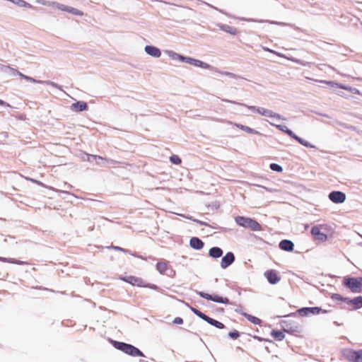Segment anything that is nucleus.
Returning <instances> with one entry per match:
<instances>
[{"mask_svg":"<svg viewBox=\"0 0 362 362\" xmlns=\"http://www.w3.org/2000/svg\"><path fill=\"white\" fill-rule=\"evenodd\" d=\"M235 221L238 226L250 228L252 231H259L262 230L261 225L251 218L238 216L235 218Z\"/></svg>","mask_w":362,"mask_h":362,"instance_id":"nucleus-1","label":"nucleus"},{"mask_svg":"<svg viewBox=\"0 0 362 362\" xmlns=\"http://www.w3.org/2000/svg\"><path fill=\"white\" fill-rule=\"evenodd\" d=\"M115 348L132 356H144L143 353L136 347L124 342L114 341Z\"/></svg>","mask_w":362,"mask_h":362,"instance_id":"nucleus-2","label":"nucleus"},{"mask_svg":"<svg viewBox=\"0 0 362 362\" xmlns=\"http://www.w3.org/2000/svg\"><path fill=\"white\" fill-rule=\"evenodd\" d=\"M270 124L272 126H274L277 129L286 133L287 135L291 136V138L296 140L298 142H299L301 145L309 147V148H314L315 146L312 145L310 142L301 139L300 137L296 135L293 131L289 129L286 126L281 125V124H275L274 123L270 122Z\"/></svg>","mask_w":362,"mask_h":362,"instance_id":"nucleus-3","label":"nucleus"},{"mask_svg":"<svg viewBox=\"0 0 362 362\" xmlns=\"http://www.w3.org/2000/svg\"><path fill=\"white\" fill-rule=\"evenodd\" d=\"M52 4H53L52 6H54L56 8H57L60 11H66V12L71 13L74 16H83V12L78 10V8H74L71 6H66L64 4H60L57 1H53Z\"/></svg>","mask_w":362,"mask_h":362,"instance_id":"nucleus-4","label":"nucleus"},{"mask_svg":"<svg viewBox=\"0 0 362 362\" xmlns=\"http://www.w3.org/2000/svg\"><path fill=\"white\" fill-rule=\"evenodd\" d=\"M197 293L202 298L207 299L209 300L214 301L215 303H223V304L229 303V300L228 298L219 296L218 295L212 296L209 293H204L203 291H199Z\"/></svg>","mask_w":362,"mask_h":362,"instance_id":"nucleus-5","label":"nucleus"},{"mask_svg":"<svg viewBox=\"0 0 362 362\" xmlns=\"http://www.w3.org/2000/svg\"><path fill=\"white\" fill-rule=\"evenodd\" d=\"M344 356L350 362H362V349L358 351L346 350Z\"/></svg>","mask_w":362,"mask_h":362,"instance_id":"nucleus-6","label":"nucleus"},{"mask_svg":"<svg viewBox=\"0 0 362 362\" xmlns=\"http://www.w3.org/2000/svg\"><path fill=\"white\" fill-rule=\"evenodd\" d=\"M344 283L353 293L361 292L362 288L357 278H346L344 279Z\"/></svg>","mask_w":362,"mask_h":362,"instance_id":"nucleus-7","label":"nucleus"},{"mask_svg":"<svg viewBox=\"0 0 362 362\" xmlns=\"http://www.w3.org/2000/svg\"><path fill=\"white\" fill-rule=\"evenodd\" d=\"M184 62L187 63L191 65H193L194 66L201 67V68L205 69H210V70L214 69V68L213 66H211V65H209V64L204 62L201 60L196 59L189 57H185Z\"/></svg>","mask_w":362,"mask_h":362,"instance_id":"nucleus-8","label":"nucleus"},{"mask_svg":"<svg viewBox=\"0 0 362 362\" xmlns=\"http://www.w3.org/2000/svg\"><path fill=\"white\" fill-rule=\"evenodd\" d=\"M329 199L334 204H342L346 200V194L340 191H333L329 194Z\"/></svg>","mask_w":362,"mask_h":362,"instance_id":"nucleus-9","label":"nucleus"},{"mask_svg":"<svg viewBox=\"0 0 362 362\" xmlns=\"http://www.w3.org/2000/svg\"><path fill=\"white\" fill-rule=\"evenodd\" d=\"M125 282H127L133 286H136L139 287L146 286L144 281L139 277H136L134 276H126L120 278Z\"/></svg>","mask_w":362,"mask_h":362,"instance_id":"nucleus-10","label":"nucleus"},{"mask_svg":"<svg viewBox=\"0 0 362 362\" xmlns=\"http://www.w3.org/2000/svg\"><path fill=\"white\" fill-rule=\"evenodd\" d=\"M311 234L313 235L315 240L325 242L327 240V235L320 231L319 226H313L311 229Z\"/></svg>","mask_w":362,"mask_h":362,"instance_id":"nucleus-11","label":"nucleus"},{"mask_svg":"<svg viewBox=\"0 0 362 362\" xmlns=\"http://www.w3.org/2000/svg\"><path fill=\"white\" fill-rule=\"evenodd\" d=\"M344 301L349 305L353 307V309H359L362 308V296H358L354 298H344Z\"/></svg>","mask_w":362,"mask_h":362,"instance_id":"nucleus-12","label":"nucleus"},{"mask_svg":"<svg viewBox=\"0 0 362 362\" xmlns=\"http://www.w3.org/2000/svg\"><path fill=\"white\" fill-rule=\"evenodd\" d=\"M321 308L319 307L303 308L298 310V313L301 316H308L309 315H317L320 313Z\"/></svg>","mask_w":362,"mask_h":362,"instance_id":"nucleus-13","label":"nucleus"},{"mask_svg":"<svg viewBox=\"0 0 362 362\" xmlns=\"http://www.w3.org/2000/svg\"><path fill=\"white\" fill-rule=\"evenodd\" d=\"M235 260V256L233 252H228L221 259V267L223 269H226L229 267Z\"/></svg>","mask_w":362,"mask_h":362,"instance_id":"nucleus-14","label":"nucleus"},{"mask_svg":"<svg viewBox=\"0 0 362 362\" xmlns=\"http://www.w3.org/2000/svg\"><path fill=\"white\" fill-rule=\"evenodd\" d=\"M260 110V112L259 114L262 116L269 117V118H274L276 119H284L279 114L276 113L271 110L261 107V110Z\"/></svg>","mask_w":362,"mask_h":362,"instance_id":"nucleus-15","label":"nucleus"},{"mask_svg":"<svg viewBox=\"0 0 362 362\" xmlns=\"http://www.w3.org/2000/svg\"><path fill=\"white\" fill-rule=\"evenodd\" d=\"M144 50L147 54L155 58H158L161 55V51L160 49L152 45H146Z\"/></svg>","mask_w":362,"mask_h":362,"instance_id":"nucleus-16","label":"nucleus"},{"mask_svg":"<svg viewBox=\"0 0 362 362\" xmlns=\"http://www.w3.org/2000/svg\"><path fill=\"white\" fill-rule=\"evenodd\" d=\"M21 77L23 78H24L25 80L28 81H30V82H32V83H46L47 85H49V86H52L56 88H59V86H58V84H57L56 83L54 82H52V81H40V80H36L30 76H28L26 75H24L23 74V75H21Z\"/></svg>","mask_w":362,"mask_h":362,"instance_id":"nucleus-17","label":"nucleus"},{"mask_svg":"<svg viewBox=\"0 0 362 362\" xmlns=\"http://www.w3.org/2000/svg\"><path fill=\"white\" fill-rule=\"evenodd\" d=\"M265 276L267 279V281L272 284H277L280 281V278L277 276V274L274 270L267 272L265 273Z\"/></svg>","mask_w":362,"mask_h":362,"instance_id":"nucleus-18","label":"nucleus"},{"mask_svg":"<svg viewBox=\"0 0 362 362\" xmlns=\"http://www.w3.org/2000/svg\"><path fill=\"white\" fill-rule=\"evenodd\" d=\"M189 245L194 250H201L204 247V243L197 237H193L189 240Z\"/></svg>","mask_w":362,"mask_h":362,"instance_id":"nucleus-19","label":"nucleus"},{"mask_svg":"<svg viewBox=\"0 0 362 362\" xmlns=\"http://www.w3.org/2000/svg\"><path fill=\"white\" fill-rule=\"evenodd\" d=\"M279 247L282 250L291 252L293 250L294 245L289 240H283L279 243Z\"/></svg>","mask_w":362,"mask_h":362,"instance_id":"nucleus-20","label":"nucleus"},{"mask_svg":"<svg viewBox=\"0 0 362 362\" xmlns=\"http://www.w3.org/2000/svg\"><path fill=\"white\" fill-rule=\"evenodd\" d=\"M165 54L173 61H179L181 62H184L185 56H182L174 51L166 50Z\"/></svg>","mask_w":362,"mask_h":362,"instance_id":"nucleus-21","label":"nucleus"},{"mask_svg":"<svg viewBox=\"0 0 362 362\" xmlns=\"http://www.w3.org/2000/svg\"><path fill=\"white\" fill-rule=\"evenodd\" d=\"M88 107L87 104L83 101H78L75 103H73L71 106V109L72 110L76 112H81L86 110Z\"/></svg>","mask_w":362,"mask_h":362,"instance_id":"nucleus-22","label":"nucleus"},{"mask_svg":"<svg viewBox=\"0 0 362 362\" xmlns=\"http://www.w3.org/2000/svg\"><path fill=\"white\" fill-rule=\"evenodd\" d=\"M222 100L224 101V102H226V103H233V104H237V105H239L245 106L248 110H251L253 112H257L258 114L259 113V112H260L259 110H261V107H256V106H252V105H245V104H243V103H236L235 101L229 100H226V99H223Z\"/></svg>","mask_w":362,"mask_h":362,"instance_id":"nucleus-23","label":"nucleus"},{"mask_svg":"<svg viewBox=\"0 0 362 362\" xmlns=\"http://www.w3.org/2000/svg\"><path fill=\"white\" fill-rule=\"evenodd\" d=\"M319 81L321 83H325V84L330 85L332 86H336V87L340 88L346 90H351V87L345 86V85H343V84H341V83H338L334 82V81H325V80H321V81Z\"/></svg>","mask_w":362,"mask_h":362,"instance_id":"nucleus-24","label":"nucleus"},{"mask_svg":"<svg viewBox=\"0 0 362 362\" xmlns=\"http://www.w3.org/2000/svg\"><path fill=\"white\" fill-rule=\"evenodd\" d=\"M209 255L213 258H218L222 256L223 250L220 247H214L209 250Z\"/></svg>","mask_w":362,"mask_h":362,"instance_id":"nucleus-25","label":"nucleus"},{"mask_svg":"<svg viewBox=\"0 0 362 362\" xmlns=\"http://www.w3.org/2000/svg\"><path fill=\"white\" fill-rule=\"evenodd\" d=\"M204 319V321L207 322L209 324L218 328V329H223L224 325L213 318L209 317V316L206 315V317Z\"/></svg>","mask_w":362,"mask_h":362,"instance_id":"nucleus-26","label":"nucleus"},{"mask_svg":"<svg viewBox=\"0 0 362 362\" xmlns=\"http://www.w3.org/2000/svg\"><path fill=\"white\" fill-rule=\"evenodd\" d=\"M218 27L221 30L228 33L233 35H235L237 34V29L233 27L229 26L228 25L218 24Z\"/></svg>","mask_w":362,"mask_h":362,"instance_id":"nucleus-27","label":"nucleus"},{"mask_svg":"<svg viewBox=\"0 0 362 362\" xmlns=\"http://www.w3.org/2000/svg\"><path fill=\"white\" fill-rule=\"evenodd\" d=\"M235 125L238 128L242 129L243 131H245V132H247L248 134H259L257 130L252 129L247 126H245L241 124H237V123H235Z\"/></svg>","mask_w":362,"mask_h":362,"instance_id":"nucleus-28","label":"nucleus"},{"mask_svg":"<svg viewBox=\"0 0 362 362\" xmlns=\"http://www.w3.org/2000/svg\"><path fill=\"white\" fill-rule=\"evenodd\" d=\"M241 314L243 316H245L250 322L253 323L254 325H260L262 322V320L257 317L252 316L246 313H241Z\"/></svg>","mask_w":362,"mask_h":362,"instance_id":"nucleus-29","label":"nucleus"},{"mask_svg":"<svg viewBox=\"0 0 362 362\" xmlns=\"http://www.w3.org/2000/svg\"><path fill=\"white\" fill-rule=\"evenodd\" d=\"M0 261L4 262L11 263V264H20V265L27 264V262H23V261L18 260V259H13V258H6V257H0Z\"/></svg>","mask_w":362,"mask_h":362,"instance_id":"nucleus-30","label":"nucleus"},{"mask_svg":"<svg viewBox=\"0 0 362 362\" xmlns=\"http://www.w3.org/2000/svg\"><path fill=\"white\" fill-rule=\"evenodd\" d=\"M156 269L161 274H164L168 269V264L165 262H159L156 264Z\"/></svg>","mask_w":362,"mask_h":362,"instance_id":"nucleus-31","label":"nucleus"},{"mask_svg":"<svg viewBox=\"0 0 362 362\" xmlns=\"http://www.w3.org/2000/svg\"><path fill=\"white\" fill-rule=\"evenodd\" d=\"M87 157H88V160L89 161H91L90 158H93V159H94L96 161L98 160H102V161H105L107 164H110V163H114V161L112 160H107V159L103 158V157L99 156L87 155Z\"/></svg>","mask_w":362,"mask_h":362,"instance_id":"nucleus-32","label":"nucleus"},{"mask_svg":"<svg viewBox=\"0 0 362 362\" xmlns=\"http://www.w3.org/2000/svg\"><path fill=\"white\" fill-rule=\"evenodd\" d=\"M272 336L276 340L281 341L285 338V334L283 332L279 330H272Z\"/></svg>","mask_w":362,"mask_h":362,"instance_id":"nucleus-33","label":"nucleus"},{"mask_svg":"<svg viewBox=\"0 0 362 362\" xmlns=\"http://www.w3.org/2000/svg\"><path fill=\"white\" fill-rule=\"evenodd\" d=\"M8 71H9L10 74L12 75V76L18 75V76H20L21 77V75H23V74L21 73L20 71H18V70L14 69L11 68V67H8V66H6L5 71L7 72Z\"/></svg>","mask_w":362,"mask_h":362,"instance_id":"nucleus-34","label":"nucleus"},{"mask_svg":"<svg viewBox=\"0 0 362 362\" xmlns=\"http://www.w3.org/2000/svg\"><path fill=\"white\" fill-rule=\"evenodd\" d=\"M191 310L198 317H199L201 319L204 320L205 319L204 317H206V315L204 314L203 313H202L200 310L194 308H191Z\"/></svg>","mask_w":362,"mask_h":362,"instance_id":"nucleus-35","label":"nucleus"},{"mask_svg":"<svg viewBox=\"0 0 362 362\" xmlns=\"http://www.w3.org/2000/svg\"><path fill=\"white\" fill-rule=\"evenodd\" d=\"M288 59L296 63V64H300L302 66H308L310 64V63L308 62H304V61H301L300 59H298L296 58H287Z\"/></svg>","mask_w":362,"mask_h":362,"instance_id":"nucleus-36","label":"nucleus"},{"mask_svg":"<svg viewBox=\"0 0 362 362\" xmlns=\"http://www.w3.org/2000/svg\"><path fill=\"white\" fill-rule=\"evenodd\" d=\"M170 160L173 163V164H176V165H179L181 163V159L180 158L179 156H176V155H173L172 156L170 157Z\"/></svg>","mask_w":362,"mask_h":362,"instance_id":"nucleus-37","label":"nucleus"},{"mask_svg":"<svg viewBox=\"0 0 362 362\" xmlns=\"http://www.w3.org/2000/svg\"><path fill=\"white\" fill-rule=\"evenodd\" d=\"M270 168L271 170L279 173L282 172L283 170L282 167L276 163H272L270 165Z\"/></svg>","mask_w":362,"mask_h":362,"instance_id":"nucleus-38","label":"nucleus"},{"mask_svg":"<svg viewBox=\"0 0 362 362\" xmlns=\"http://www.w3.org/2000/svg\"><path fill=\"white\" fill-rule=\"evenodd\" d=\"M52 2L53 1H46V0H36V3L41 4V5H44V6H53Z\"/></svg>","mask_w":362,"mask_h":362,"instance_id":"nucleus-39","label":"nucleus"},{"mask_svg":"<svg viewBox=\"0 0 362 362\" xmlns=\"http://www.w3.org/2000/svg\"><path fill=\"white\" fill-rule=\"evenodd\" d=\"M263 49L264 51H267V52H272V53H274L275 54H276L277 56L279 57H285V56L283 54H281L279 52H275L271 49H269V48H267V47H263Z\"/></svg>","mask_w":362,"mask_h":362,"instance_id":"nucleus-40","label":"nucleus"},{"mask_svg":"<svg viewBox=\"0 0 362 362\" xmlns=\"http://www.w3.org/2000/svg\"><path fill=\"white\" fill-rule=\"evenodd\" d=\"M228 336L232 338V339H237L240 334H239V332L238 331H233V332H230L228 333Z\"/></svg>","mask_w":362,"mask_h":362,"instance_id":"nucleus-41","label":"nucleus"},{"mask_svg":"<svg viewBox=\"0 0 362 362\" xmlns=\"http://www.w3.org/2000/svg\"><path fill=\"white\" fill-rule=\"evenodd\" d=\"M173 322L175 325H182L183 323V320L180 317H177L173 320Z\"/></svg>","mask_w":362,"mask_h":362,"instance_id":"nucleus-42","label":"nucleus"},{"mask_svg":"<svg viewBox=\"0 0 362 362\" xmlns=\"http://www.w3.org/2000/svg\"><path fill=\"white\" fill-rule=\"evenodd\" d=\"M221 74H223V75H226V76H230V78H235V74H232V73H230V72H227V71H224V72H221Z\"/></svg>","mask_w":362,"mask_h":362,"instance_id":"nucleus-43","label":"nucleus"},{"mask_svg":"<svg viewBox=\"0 0 362 362\" xmlns=\"http://www.w3.org/2000/svg\"><path fill=\"white\" fill-rule=\"evenodd\" d=\"M145 287H148V288H150L151 289H154V290L158 289V286L155 284H146Z\"/></svg>","mask_w":362,"mask_h":362,"instance_id":"nucleus-44","label":"nucleus"},{"mask_svg":"<svg viewBox=\"0 0 362 362\" xmlns=\"http://www.w3.org/2000/svg\"><path fill=\"white\" fill-rule=\"evenodd\" d=\"M194 222H196L197 223H199V225L201 226H209L206 222H204V221H199V220H194Z\"/></svg>","mask_w":362,"mask_h":362,"instance_id":"nucleus-45","label":"nucleus"},{"mask_svg":"<svg viewBox=\"0 0 362 362\" xmlns=\"http://www.w3.org/2000/svg\"><path fill=\"white\" fill-rule=\"evenodd\" d=\"M112 248H113L114 250H119V251H122V252H127V250H124V249H123V248H122V247H118V246H113V247H112Z\"/></svg>","mask_w":362,"mask_h":362,"instance_id":"nucleus-46","label":"nucleus"},{"mask_svg":"<svg viewBox=\"0 0 362 362\" xmlns=\"http://www.w3.org/2000/svg\"><path fill=\"white\" fill-rule=\"evenodd\" d=\"M0 105L6 106V107L10 106L7 103L4 102V100H2L1 99H0Z\"/></svg>","mask_w":362,"mask_h":362,"instance_id":"nucleus-47","label":"nucleus"},{"mask_svg":"<svg viewBox=\"0 0 362 362\" xmlns=\"http://www.w3.org/2000/svg\"><path fill=\"white\" fill-rule=\"evenodd\" d=\"M270 23L272 24H276V25H285L286 24L284 23H279L276 21H271Z\"/></svg>","mask_w":362,"mask_h":362,"instance_id":"nucleus-48","label":"nucleus"},{"mask_svg":"<svg viewBox=\"0 0 362 362\" xmlns=\"http://www.w3.org/2000/svg\"><path fill=\"white\" fill-rule=\"evenodd\" d=\"M202 4H204L207 5V6H210V7L213 8L214 9L218 10V8H217L216 7H215V6H212V5L209 4H207V3H206V2L202 1Z\"/></svg>","mask_w":362,"mask_h":362,"instance_id":"nucleus-49","label":"nucleus"},{"mask_svg":"<svg viewBox=\"0 0 362 362\" xmlns=\"http://www.w3.org/2000/svg\"><path fill=\"white\" fill-rule=\"evenodd\" d=\"M183 217L187 218V219H189L192 221H194V220H196L195 218H194L192 216H185V215H182Z\"/></svg>","mask_w":362,"mask_h":362,"instance_id":"nucleus-50","label":"nucleus"},{"mask_svg":"<svg viewBox=\"0 0 362 362\" xmlns=\"http://www.w3.org/2000/svg\"><path fill=\"white\" fill-rule=\"evenodd\" d=\"M240 20H242V21H249V22H250V21H255V20H253V19H250V18H248V19H247V18H240Z\"/></svg>","mask_w":362,"mask_h":362,"instance_id":"nucleus-51","label":"nucleus"},{"mask_svg":"<svg viewBox=\"0 0 362 362\" xmlns=\"http://www.w3.org/2000/svg\"><path fill=\"white\" fill-rule=\"evenodd\" d=\"M358 282H360V285L362 288V277L357 278Z\"/></svg>","mask_w":362,"mask_h":362,"instance_id":"nucleus-52","label":"nucleus"},{"mask_svg":"<svg viewBox=\"0 0 362 362\" xmlns=\"http://www.w3.org/2000/svg\"><path fill=\"white\" fill-rule=\"evenodd\" d=\"M221 13H223V14H225V12H223V11L219 10Z\"/></svg>","mask_w":362,"mask_h":362,"instance_id":"nucleus-53","label":"nucleus"},{"mask_svg":"<svg viewBox=\"0 0 362 362\" xmlns=\"http://www.w3.org/2000/svg\"><path fill=\"white\" fill-rule=\"evenodd\" d=\"M221 13H223V14H225V12H223V11L219 10Z\"/></svg>","mask_w":362,"mask_h":362,"instance_id":"nucleus-54","label":"nucleus"}]
</instances>
